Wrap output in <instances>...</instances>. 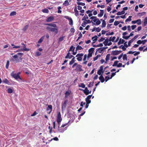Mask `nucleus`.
Instances as JSON below:
<instances>
[{
	"instance_id": "obj_2",
	"label": "nucleus",
	"mask_w": 147,
	"mask_h": 147,
	"mask_svg": "<svg viewBox=\"0 0 147 147\" xmlns=\"http://www.w3.org/2000/svg\"><path fill=\"white\" fill-rule=\"evenodd\" d=\"M23 55V53H19L15 55L12 56L13 58L11 59L10 61H13L15 62V63H17L21 61L22 58V56Z\"/></svg>"
},
{
	"instance_id": "obj_16",
	"label": "nucleus",
	"mask_w": 147,
	"mask_h": 147,
	"mask_svg": "<svg viewBox=\"0 0 147 147\" xmlns=\"http://www.w3.org/2000/svg\"><path fill=\"white\" fill-rule=\"evenodd\" d=\"M82 66L80 65H77L76 68V70L80 71H82Z\"/></svg>"
},
{
	"instance_id": "obj_9",
	"label": "nucleus",
	"mask_w": 147,
	"mask_h": 147,
	"mask_svg": "<svg viewBox=\"0 0 147 147\" xmlns=\"http://www.w3.org/2000/svg\"><path fill=\"white\" fill-rule=\"evenodd\" d=\"M83 55L84 54L82 53H78L77 54L76 56V57H77V60L79 61H81L82 59V57Z\"/></svg>"
},
{
	"instance_id": "obj_43",
	"label": "nucleus",
	"mask_w": 147,
	"mask_h": 147,
	"mask_svg": "<svg viewBox=\"0 0 147 147\" xmlns=\"http://www.w3.org/2000/svg\"><path fill=\"white\" fill-rule=\"evenodd\" d=\"M87 24V22L85 21H84L82 24V26L85 27L86 25Z\"/></svg>"
},
{
	"instance_id": "obj_61",
	"label": "nucleus",
	"mask_w": 147,
	"mask_h": 147,
	"mask_svg": "<svg viewBox=\"0 0 147 147\" xmlns=\"http://www.w3.org/2000/svg\"><path fill=\"white\" fill-rule=\"evenodd\" d=\"M105 39V38H101L100 39L98 40V41L99 42H101L103 41V40H104Z\"/></svg>"
},
{
	"instance_id": "obj_56",
	"label": "nucleus",
	"mask_w": 147,
	"mask_h": 147,
	"mask_svg": "<svg viewBox=\"0 0 147 147\" xmlns=\"http://www.w3.org/2000/svg\"><path fill=\"white\" fill-rule=\"evenodd\" d=\"M64 38V36H62V37H60L59 38V41L61 42V41H62L63 40Z\"/></svg>"
},
{
	"instance_id": "obj_44",
	"label": "nucleus",
	"mask_w": 147,
	"mask_h": 147,
	"mask_svg": "<svg viewBox=\"0 0 147 147\" xmlns=\"http://www.w3.org/2000/svg\"><path fill=\"white\" fill-rule=\"evenodd\" d=\"M94 82H91L88 85V87H90L94 85Z\"/></svg>"
},
{
	"instance_id": "obj_22",
	"label": "nucleus",
	"mask_w": 147,
	"mask_h": 147,
	"mask_svg": "<svg viewBox=\"0 0 147 147\" xmlns=\"http://www.w3.org/2000/svg\"><path fill=\"white\" fill-rule=\"evenodd\" d=\"M75 57H74L72 59L71 61L69 63V64L70 65H71L72 64H73L75 61Z\"/></svg>"
},
{
	"instance_id": "obj_34",
	"label": "nucleus",
	"mask_w": 147,
	"mask_h": 147,
	"mask_svg": "<svg viewBox=\"0 0 147 147\" xmlns=\"http://www.w3.org/2000/svg\"><path fill=\"white\" fill-rule=\"evenodd\" d=\"M132 17L131 16H130L128 17V18L125 21V22H130L131 20V18Z\"/></svg>"
},
{
	"instance_id": "obj_35",
	"label": "nucleus",
	"mask_w": 147,
	"mask_h": 147,
	"mask_svg": "<svg viewBox=\"0 0 147 147\" xmlns=\"http://www.w3.org/2000/svg\"><path fill=\"white\" fill-rule=\"evenodd\" d=\"M75 48L73 46H72L70 48L69 51H72L73 52L74 51Z\"/></svg>"
},
{
	"instance_id": "obj_3",
	"label": "nucleus",
	"mask_w": 147,
	"mask_h": 147,
	"mask_svg": "<svg viewBox=\"0 0 147 147\" xmlns=\"http://www.w3.org/2000/svg\"><path fill=\"white\" fill-rule=\"evenodd\" d=\"M92 14L90 13L88 14V16L89 17H90V19L92 20L93 21L92 24L93 25H99L100 23L101 22L99 19L97 18L96 16H92Z\"/></svg>"
},
{
	"instance_id": "obj_64",
	"label": "nucleus",
	"mask_w": 147,
	"mask_h": 147,
	"mask_svg": "<svg viewBox=\"0 0 147 147\" xmlns=\"http://www.w3.org/2000/svg\"><path fill=\"white\" fill-rule=\"evenodd\" d=\"M86 104L85 102H82L80 104V106L82 107L84 105Z\"/></svg>"
},
{
	"instance_id": "obj_25",
	"label": "nucleus",
	"mask_w": 147,
	"mask_h": 147,
	"mask_svg": "<svg viewBox=\"0 0 147 147\" xmlns=\"http://www.w3.org/2000/svg\"><path fill=\"white\" fill-rule=\"evenodd\" d=\"M45 36H42L38 40V42L39 43H41L42 42V41L43 40L44 38H45Z\"/></svg>"
},
{
	"instance_id": "obj_5",
	"label": "nucleus",
	"mask_w": 147,
	"mask_h": 147,
	"mask_svg": "<svg viewBox=\"0 0 147 147\" xmlns=\"http://www.w3.org/2000/svg\"><path fill=\"white\" fill-rule=\"evenodd\" d=\"M20 74V72H18L17 74H15L14 73V71H13L11 73V75L13 77L16 79L17 80L18 79H19L20 80H21V78H20L19 76V74Z\"/></svg>"
},
{
	"instance_id": "obj_19",
	"label": "nucleus",
	"mask_w": 147,
	"mask_h": 147,
	"mask_svg": "<svg viewBox=\"0 0 147 147\" xmlns=\"http://www.w3.org/2000/svg\"><path fill=\"white\" fill-rule=\"evenodd\" d=\"M99 79L100 80L101 82H103L105 81V79L102 76H100L99 78Z\"/></svg>"
},
{
	"instance_id": "obj_54",
	"label": "nucleus",
	"mask_w": 147,
	"mask_h": 147,
	"mask_svg": "<svg viewBox=\"0 0 147 147\" xmlns=\"http://www.w3.org/2000/svg\"><path fill=\"white\" fill-rule=\"evenodd\" d=\"M134 41L132 39L130 40L128 43V45L129 46L131 44L133 41Z\"/></svg>"
},
{
	"instance_id": "obj_15",
	"label": "nucleus",
	"mask_w": 147,
	"mask_h": 147,
	"mask_svg": "<svg viewBox=\"0 0 147 147\" xmlns=\"http://www.w3.org/2000/svg\"><path fill=\"white\" fill-rule=\"evenodd\" d=\"M67 102V100H65L64 101V103L62 104L61 107L62 110L63 109H64L65 108L66 106V104Z\"/></svg>"
},
{
	"instance_id": "obj_62",
	"label": "nucleus",
	"mask_w": 147,
	"mask_h": 147,
	"mask_svg": "<svg viewBox=\"0 0 147 147\" xmlns=\"http://www.w3.org/2000/svg\"><path fill=\"white\" fill-rule=\"evenodd\" d=\"M98 51L99 53H101L102 51H103V48H100L98 49Z\"/></svg>"
},
{
	"instance_id": "obj_48",
	"label": "nucleus",
	"mask_w": 147,
	"mask_h": 147,
	"mask_svg": "<svg viewBox=\"0 0 147 147\" xmlns=\"http://www.w3.org/2000/svg\"><path fill=\"white\" fill-rule=\"evenodd\" d=\"M120 48H121V49L124 51L126 49V48L125 47L123 46V45H121L119 47Z\"/></svg>"
},
{
	"instance_id": "obj_36",
	"label": "nucleus",
	"mask_w": 147,
	"mask_h": 147,
	"mask_svg": "<svg viewBox=\"0 0 147 147\" xmlns=\"http://www.w3.org/2000/svg\"><path fill=\"white\" fill-rule=\"evenodd\" d=\"M69 24L70 25H72L73 24V21L71 18L69 20Z\"/></svg>"
},
{
	"instance_id": "obj_37",
	"label": "nucleus",
	"mask_w": 147,
	"mask_h": 147,
	"mask_svg": "<svg viewBox=\"0 0 147 147\" xmlns=\"http://www.w3.org/2000/svg\"><path fill=\"white\" fill-rule=\"evenodd\" d=\"M94 50V48H93L90 49L88 51L89 53H92Z\"/></svg>"
},
{
	"instance_id": "obj_47",
	"label": "nucleus",
	"mask_w": 147,
	"mask_h": 147,
	"mask_svg": "<svg viewBox=\"0 0 147 147\" xmlns=\"http://www.w3.org/2000/svg\"><path fill=\"white\" fill-rule=\"evenodd\" d=\"M16 14V11L12 12L10 14V15L11 16H13Z\"/></svg>"
},
{
	"instance_id": "obj_53",
	"label": "nucleus",
	"mask_w": 147,
	"mask_h": 147,
	"mask_svg": "<svg viewBox=\"0 0 147 147\" xmlns=\"http://www.w3.org/2000/svg\"><path fill=\"white\" fill-rule=\"evenodd\" d=\"M119 22L118 21H115V22H114V24L115 26H117L119 24Z\"/></svg>"
},
{
	"instance_id": "obj_30",
	"label": "nucleus",
	"mask_w": 147,
	"mask_h": 147,
	"mask_svg": "<svg viewBox=\"0 0 147 147\" xmlns=\"http://www.w3.org/2000/svg\"><path fill=\"white\" fill-rule=\"evenodd\" d=\"M136 21L138 25H140L142 24L141 20L140 19H139L136 20Z\"/></svg>"
},
{
	"instance_id": "obj_7",
	"label": "nucleus",
	"mask_w": 147,
	"mask_h": 147,
	"mask_svg": "<svg viewBox=\"0 0 147 147\" xmlns=\"http://www.w3.org/2000/svg\"><path fill=\"white\" fill-rule=\"evenodd\" d=\"M103 43L105 46L107 45L110 46L112 44V42L110 41L109 38H107L105 39Z\"/></svg>"
},
{
	"instance_id": "obj_59",
	"label": "nucleus",
	"mask_w": 147,
	"mask_h": 147,
	"mask_svg": "<svg viewBox=\"0 0 147 147\" xmlns=\"http://www.w3.org/2000/svg\"><path fill=\"white\" fill-rule=\"evenodd\" d=\"M101 30V29L99 27L96 28V31L97 32H99Z\"/></svg>"
},
{
	"instance_id": "obj_12",
	"label": "nucleus",
	"mask_w": 147,
	"mask_h": 147,
	"mask_svg": "<svg viewBox=\"0 0 147 147\" xmlns=\"http://www.w3.org/2000/svg\"><path fill=\"white\" fill-rule=\"evenodd\" d=\"M52 106L51 105H48V107L47 109V111H48V113L50 114L51 112L52 111Z\"/></svg>"
},
{
	"instance_id": "obj_17",
	"label": "nucleus",
	"mask_w": 147,
	"mask_h": 147,
	"mask_svg": "<svg viewBox=\"0 0 147 147\" xmlns=\"http://www.w3.org/2000/svg\"><path fill=\"white\" fill-rule=\"evenodd\" d=\"M69 52H68L66 56L65 57V59L69 58V59H71L72 57H74V56L72 55H70Z\"/></svg>"
},
{
	"instance_id": "obj_49",
	"label": "nucleus",
	"mask_w": 147,
	"mask_h": 147,
	"mask_svg": "<svg viewBox=\"0 0 147 147\" xmlns=\"http://www.w3.org/2000/svg\"><path fill=\"white\" fill-rule=\"evenodd\" d=\"M9 64V61H7L5 67L7 69H8Z\"/></svg>"
},
{
	"instance_id": "obj_20",
	"label": "nucleus",
	"mask_w": 147,
	"mask_h": 147,
	"mask_svg": "<svg viewBox=\"0 0 147 147\" xmlns=\"http://www.w3.org/2000/svg\"><path fill=\"white\" fill-rule=\"evenodd\" d=\"M97 36L95 35L92 38V40H93V41H94L93 43L95 42H96L97 39Z\"/></svg>"
},
{
	"instance_id": "obj_50",
	"label": "nucleus",
	"mask_w": 147,
	"mask_h": 147,
	"mask_svg": "<svg viewBox=\"0 0 147 147\" xmlns=\"http://www.w3.org/2000/svg\"><path fill=\"white\" fill-rule=\"evenodd\" d=\"M11 45L13 47V48H20V46H16L14 45L13 44H11Z\"/></svg>"
},
{
	"instance_id": "obj_13",
	"label": "nucleus",
	"mask_w": 147,
	"mask_h": 147,
	"mask_svg": "<svg viewBox=\"0 0 147 147\" xmlns=\"http://www.w3.org/2000/svg\"><path fill=\"white\" fill-rule=\"evenodd\" d=\"M23 49L19 50L18 51H28L29 50V49L26 48L25 45H24L23 46Z\"/></svg>"
},
{
	"instance_id": "obj_42",
	"label": "nucleus",
	"mask_w": 147,
	"mask_h": 147,
	"mask_svg": "<svg viewBox=\"0 0 147 147\" xmlns=\"http://www.w3.org/2000/svg\"><path fill=\"white\" fill-rule=\"evenodd\" d=\"M7 90L9 93H11L13 92L12 89L10 88H8Z\"/></svg>"
},
{
	"instance_id": "obj_45",
	"label": "nucleus",
	"mask_w": 147,
	"mask_h": 147,
	"mask_svg": "<svg viewBox=\"0 0 147 147\" xmlns=\"http://www.w3.org/2000/svg\"><path fill=\"white\" fill-rule=\"evenodd\" d=\"M50 26L52 27H56L57 25L56 24L52 23H51L50 24Z\"/></svg>"
},
{
	"instance_id": "obj_38",
	"label": "nucleus",
	"mask_w": 147,
	"mask_h": 147,
	"mask_svg": "<svg viewBox=\"0 0 147 147\" xmlns=\"http://www.w3.org/2000/svg\"><path fill=\"white\" fill-rule=\"evenodd\" d=\"M119 61H115L113 65L112 66L114 67V66H117H117L118 65V64H118V62Z\"/></svg>"
},
{
	"instance_id": "obj_14",
	"label": "nucleus",
	"mask_w": 147,
	"mask_h": 147,
	"mask_svg": "<svg viewBox=\"0 0 147 147\" xmlns=\"http://www.w3.org/2000/svg\"><path fill=\"white\" fill-rule=\"evenodd\" d=\"M54 20V17L53 16H50L46 20L47 22H51L53 21Z\"/></svg>"
},
{
	"instance_id": "obj_1",
	"label": "nucleus",
	"mask_w": 147,
	"mask_h": 147,
	"mask_svg": "<svg viewBox=\"0 0 147 147\" xmlns=\"http://www.w3.org/2000/svg\"><path fill=\"white\" fill-rule=\"evenodd\" d=\"M69 121L68 123H65L64 124H63L61 127H60V125H58L57 126V127H55V122H53V128L54 129H57L58 130V131L59 132H63L65 131L66 130L67 128V127H65L66 126V125H68V124L69 123Z\"/></svg>"
},
{
	"instance_id": "obj_39",
	"label": "nucleus",
	"mask_w": 147,
	"mask_h": 147,
	"mask_svg": "<svg viewBox=\"0 0 147 147\" xmlns=\"http://www.w3.org/2000/svg\"><path fill=\"white\" fill-rule=\"evenodd\" d=\"M123 60H127V56L126 54H124L123 55Z\"/></svg>"
},
{
	"instance_id": "obj_32",
	"label": "nucleus",
	"mask_w": 147,
	"mask_h": 147,
	"mask_svg": "<svg viewBox=\"0 0 147 147\" xmlns=\"http://www.w3.org/2000/svg\"><path fill=\"white\" fill-rule=\"evenodd\" d=\"M69 2L67 0L65 1L63 3V5L65 6L69 5Z\"/></svg>"
},
{
	"instance_id": "obj_33",
	"label": "nucleus",
	"mask_w": 147,
	"mask_h": 147,
	"mask_svg": "<svg viewBox=\"0 0 147 147\" xmlns=\"http://www.w3.org/2000/svg\"><path fill=\"white\" fill-rule=\"evenodd\" d=\"M78 86L79 87H82L83 88H85V85L83 83H81L78 85Z\"/></svg>"
},
{
	"instance_id": "obj_63",
	"label": "nucleus",
	"mask_w": 147,
	"mask_h": 147,
	"mask_svg": "<svg viewBox=\"0 0 147 147\" xmlns=\"http://www.w3.org/2000/svg\"><path fill=\"white\" fill-rule=\"evenodd\" d=\"M137 27V26L136 25H132L131 26V28L132 30H134L136 27Z\"/></svg>"
},
{
	"instance_id": "obj_55",
	"label": "nucleus",
	"mask_w": 147,
	"mask_h": 147,
	"mask_svg": "<svg viewBox=\"0 0 147 147\" xmlns=\"http://www.w3.org/2000/svg\"><path fill=\"white\" fill-rule=\"evenodd\" d=\"M28 25H27L24 28L23 30L24 31H26L27 29L28 28Z\"/></svg>"
},
{
	"instance_id": "obj_21",
	"label": "nucleus",
	"mask_w": 147,
	"mask_h": 147,
	"mask_svg": "<svg viewBox=\"0 0 147 147\" xmlns=\"http://www.w3.org/2000/svg\"><path fill=\"white\" fill-rule=\"evenodd\" d=\"M71 91L69 90H68L65 93V97L67 98L70 94Z\"/></svg>"
},
{
	"instance_id": "obj_4",
	"label": "nucleus",
	"mask_w": 147,
	"mask_h": 147,
	"mask_svg": "<svg viewBox=\"0 0 147 147\" xmlns=\"http://www.w3.org/2000/svg\"><path fill=\"white\" fill-rule=\"evenodd\" d=\"M46 29L49 31L55 32L56 34H57L58 32V29L55 28H51L50 27L47 26V27Z\"/></svg>"
},
{
	"instance_id": "obj_23",
	"label": "nucleus",
	"mask_w": 147,
	"mask_h": 147,
	"mask_svg": "<svg viewBox=\"0 0 147 147\" xmlns=\"http://www.w3.org/2000/svg\"><path fill=\"white\" fill-rule=\"evenodd\" d=\"M106 22L105 20H102V24L101 27L102 28L105 27L106 25Z\"/></svg>"
},
{
	"instance_id": "obj_41",
	"label": "nucleus",
	"mask_w": 147,
	"mask_h": 147,
	"mask_svg": "<svg viewBox=\"0 0 147 147\" xmlns=\"http://www.w3.org/2000/svg\"><path fill=\"white\" fill-rule=\"evenodd\" d=\"M2 82L4 83L8 84L9 82L7 79H5L4 80H3Z\"/></svg>"
},
{
	"instance_id": "obj_24",
	"label": "nucleus",
	"mask_w": 147,
	"mask_h": 147,
	"mask_svg": "<svg viewBox=\"0 0 147 147\" xmlns=\"http://www.w3.org/2000/svg\"><path fill=\"white\" fill-rule=\"evenodd\" d=\"M147 24V17H146L144 19V21L143 23V26H144Z\"/></svg>"
},
{
	"instance_id": "obj_18",
	"label": "nucleus",
	"mask_w": 147,
	"mask_h": 147,
	"mask_svg": "<svg viewBox=\"0 0 147 147\" xmlns=\"http://www.w3.org/2000/svg\"><path fill=\"white\" fill-rule=\"evenodd\" d=\"M100 13L98 14V16L99 17H102L104 13V11L103 10H100Z\"/></svg>"
},
{
	"instance_id": "obj_29",
	"label": "nucleus",
	"mask_w": 147,
	"mask_h": 147,
	"mask_svg": "<svg viewBox=\"0 0 147 147\" xmlns=\"http://www.w3.org/2000/svg\"><path fill=\"white\" fill-rule=\"evenodd\" d=\"M125 13V11H122L121 12H118L117 13V14L118 15H120L124 14Z\"/></svg>"
},
{
	"instance_id": "obj_8",
	"label": "nucleus",
	"mask_w": 147,
	"mask_h": 147,
	"mask_svg": "<svg viewBox=\"0 0 147 147\" xmlns=\"http://www.w3.org/2000/svg\"><path fill=\"white\" fill-rule=\"evenodd\" d=\"M80 90L83 91V92L86 95H88L89 94L91 93V91H89L87 87H85L84 90L80 89Z\"/></svg>"
},
{
	"instance_id": "obj_6",
	"label": "nucleus",
	"mask_w": 147,
	"mask_h": 147,
	"mask_svg": "<svg viewBox=\"0 0 147 147\" xmlns=\"http://www.w3.org/2000/svg\"><path fill=\"white\" fill-rule=\"evenodd\" d=\"M62 120V118L61 117V113L60 112H59L57 113V120L58 123V124L60 125V123Z\"/></svg>"
},
{
	"instance_id": "obj_31",
	"label": "nucleus",
	"mask_w": 147,
	"mask_h": 147,
	"mask_svg": "<svg viewBox=\"0 0 147 147\" xmlns=\"http://www.w3.org/2000/svg\"><path fill=\"white\" fill-rule=\"evenodd\" d=\"M116 38L115 36H113V37H111L109 40L111 42V41L113 42L115 40V39Z\"/></svg>"
},
{
	"instance_id": "obj_52",
	"label": "nucleus",
	"mask_w": 147,
	"mask_h": 147,
	"mask_svg": "<svg viewBox=\"0 0 147 147\" xmlns=\"http://www.w3.org/2000/svg\"><path fill=\"white\" fill-rule=\"evenodd\" d=\"M92 53H89L88 54V55L87 56V57L88 58V59L90 57H92Z\"/></svg>"
},
{
	"instance_id": "obj_28",
	"label": "nucleus",
	"mask_w": 147,
	"mask_h": 147,
	"mask_svg": "<svg viewBox=\"0 0 147 147\" xmlns=\"http://www.w3.org/2000/svg\"><path fill=\"white\" fill-rule=\"evenodd\" d=\"M83 49V48L81 46L78 45L77 46L76 48V51H77V50H81Z\"/></svg>"
},
{
	"instance_id": "obj_40",
	"label": "nucleus",
	"mask_w": 147,
	"mask_h": 147,
	"mask_svg": "<svg viewBox=\"0 0 147 147\" xmlns=\"http://www.w3.org/2000/svg\"><path fill=\"white\" fill-rule=\"evenodd\" d=\"M77 4L78 5H80L82 6H84L85 5V4L84 3H83L82 2H77Z\"/></svg>"
},
{
	"instance_id": "obj_57",
	"label": "nucleus",
	"mask_w": 147,
	"mask_h": 147,
	"mask_svg": "<svg viewBox=\"0 0 147 147\" xmlns=\"http://www.w3.org/2000/svg\"><path fill=\"white\" fill-rule=\"evenodd\" d=\"M116 73V72L115 73H112L111 74V77L110 78V79H111L113 77L115 76V74Z\"/></svg>"
},
{
	"instance_id": "obj_10",
	"label": "nucleus",
	"mask_w": 147,
	"mask_h": 147,
	"mask_svg": "<svg viewBox=\"0 0 147 147\" xmlns=\"http://www.w3.org/2000/svg\"><path fill=\"white\" fill-rule=\"evenodd\" d=\"M103 67L102 66H101L100 67V69L97 71V74L99 75L102 76L103 73Z\"/></svg>"
},
{
	"instance_id": "obj_51",
	"label": "nucleus",
	"mask_w": 147,
	"mask_h": 147,
	"mask_svg": "<svg viewBox=\"0 0 147 147\" xmlns=\"http://www.w3.org/2000/svg\"><path fill=\"white\" fill-rule=\"evenodd\" d=\"M85 100L87 103L89 104L91 102V100L90 99H87L86 98H85Z\"/></svg>"
},
{
	"instance_id": "obj_58",
	"label": "nucleus",
	"mask_w": 147,
	"mask_h": 147,
	"mask_svg": "<svg viewBox=\"0 0 147 147\" xmlns=\"http://www.w3.org/2000/svg\"><path fill=\"white\" fill-rule=\"evenodd\" d=\"M123 38L126 40L128 39L130 37L129 36H123Z\"/></svg>"
},
{
	"instance_id": "obj_11",
	"label": "nucleus",
	"mask_w": 147,
	"mask_h": 147,
	"mask_svg": "<svg viewBox=\"0 0 147 147\" xmlns=\"http://www.w3.org/2000/svg\"><path fill=\"white\" fill-rule=\"evenodd\" d=\"M121 51H112L111 54L113 55H117L120 53Z\"/></svg>"
},
{
	"instance_id": "obj_27",
	"label": "nucleus",
	"mask_w": 147,
	"mask_h": 147,
	"mask_svg": "<svg viewBox=\"0 0 147 147\" xmlns=\"http://www.w3.org/2000/svg\"><path fill=\"white\" fill-rule=\"evenodd\" d=\"M88 19V17L86 14H85L83 18L82 19V20L85 21L87 19Z\"/></svg>"
},
{
	"instance_id": "obj_46",
	"label": "nucleus",
	"mask_w": 147,
	"mask_h": 147,
	"mask_svg": "<svg viewBox=\"0 0 147 147\" xmlns=\"http://www.w3.org/2000/svg\"><path fill=\"white\" fill-rule=\"evenodd\" d=\"M49 10L47 9H43L42 10V11L43 13H48L49 12Z\"/></svg>"
},
{
	"instance_id": "obj_60",
	"label": "nucleus",
	"mask_w": 147,
	"mask_h": 147,
	"mask_svg": "<svg viewBox=\"0 0 147 147\" xmlns=\"http://www.w3.org/2000/svg\"><path fill=\"white\" fill-rule=\"evenodd\" d=\"M119 41L121 44L124 43L125 42V40L123 39H122L121 38H120Z\"/></svg>"
},
{
	"instance_id": "obj_26",
	"label": "nucleus",
	"mask_w": 147,
	"mask_h": 147,
	"mask_svg": "<svg viewBox=\"0 0 147 147\" xmlns=\"http://www.w3.org/2000/svg\"><path fill=\"white\" fill-rule=\"evenodd\" d=\"M110 56V54H108L106 56L105 60L106 61H107L109 59Z\"/></svg>"
}]
</instances>
